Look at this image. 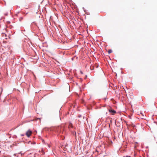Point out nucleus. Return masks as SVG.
I'll use <instances>...</instances> for the list:
<instances>
[{"label": "nucleus", "mask_w": 157, "mask_h": 157, "mask_svg": "<svg viewBox=\"0 0 157 157\" xmlns=\"http://www.w3.org/2000/svg\"><path fill=\"white\" fill-rule=\"evenodd\" d=\"M22 19H23V17H20V18H19V21H21L22 20Z\"/></svg>", "instance_id": "7"}, {"label": "nucleus", "mask_w": 157, "mask_h": 157, "mask_svg": "<svg viewBox=\"0 0 157 157\" xmlns=\"http://www.w3.org/2000/svg\"><path fill=\"white\" fill-rule=\"evenodd\" d=\"M54 130L55 132H57L58 133H60L61 132V127L60 126L56 127L54 128Z\"/></svg>", "instance_id": "1"}, {"label": "nucleus", "mask_w": 157, "mask_h": 157, "mask_svg": "<svg viewBox=\"0 0 157 157\" xmlns=\"http://www.w3.org/2000/svg\"><path fill=\"white\" fill-rule=\"evenodd\" d=\"M30 142H30V141H29V143H30Z\"/></svg>", "instance_id": "14"}, {"label": "nucleus", "mask_w": 157, "mask_h": 157, "mask_svg": "<svg viewBox=\"0 0 157 157\" xmlns=\"http://www.w3.org/2000/svg\"><path fill=\"white\" fill-rule=\"evenodd\" d=\"M81 117H82V115H79L78 116V117L79 118Z\"/></svg>", "instance_id": "11"}, {"label": "nucleus", "mask_w": 157, "mask_h": 157, "mask_svg": "<svg viewBox=\"0 0 157 157\" xmlns=\"http://www.w3.org/2000/svg\"><path fill=\"white\" fill-rule=\"evenodd\" d=\"M109 112L110 113H113V114H114L116 113V111L114 110L113 109H110L109 110Z\"/></svg>", "instance_id": "3"}, {"label": "nucleus", "mask_w": 157, "mask_h": 157, "mask_svg": "<svg viewBox=\"0 0 157 157\" xmlns=\"http://www.w3.org/2000/svg\"><path fill=\"white\" fill-rule=\"evenodd\" d=\"M80 72L81 74H83V73L82 72V71H80Z\"/></svg>", "instance_id": "12"}, {"label": "nucleus", "mask_w": 157, "mask_h": 157, "mask_svg": "<svg viewBox=\"0 0 157 157\" xmlns=\"http://www.w3.org/2000/svg\"><path fill=\"white\" fill-rule=\"evenodd\" d=\"M78 121H79L80 122V121L79 120H78Z\"/></svg>", "instance_id": "15"}, {"label": "nucleus", "mask_w": 157, "mask_h": 157, "mask_svg": "<svg viewBox=\"0 0 157 157\" xmlns=\"http://www.w3.org/2000/svg\"><path fill=\"white\" fill-rule=\"evenodd\" d=\"M112 50L111 49L109 50L108 51V53L109 54H110L112 53Z\"/></svg>", "instance_id": "6"}, {"label": "nucleus", "mask_w": 157, "mask_h": 157, "mask_svg": "<svg viewBox=\"0 0 157 157\" xmlns=\"http://www.w3.org/2000/svg\"><path fill=\"white\" fill-rule=\"evenodd\" d=\"M8 12H6L4 13V15L6 16H7L8 15Z\"/></svg>", "instance_id": "8"}, {"label": "nucleus", "mask_w": 157, "mask_h": 157, "mask_svg": "<svg viewBox=\"0 0 157 157\" xmlns=\"http://www.w3.org/2000/svg\"><path fill=\"white\" fill-rule=\"evenodd\" d=\"M69 126H70V127H71L72 128L73 127L72 125V124H70Z\"/></svg>", "instance_id": "10"}, {"label": "nucleus", "mask_w": 157, "mask_h": 157, "mask_svg": "<svg viewBox=\"0 0 157 157\" xmlns=\"http://www.w3.org/2000/svg\"><path fill=\"white\" fill-rule=\"evenodd\" d=\"M0 90L1 91L0 94V95H1V94H2V91H3V89H2V88H0Z\"/></svg>", "instance_id": "5"}, {"label": "nucleus", "mask_w": 157, "mask_h": 157, "mask_svg": "<svg viewBox=\"0 0 157 157\" xmlns=\"http://www.w3.org/2000/svg\"><path fill=\"white\" fill-rule=\"evenodd\" d=\"M3 49L2 48L0 49V54L1 55H2V54H4V52L3 51Z\"/></svg>", "instance_id": "4"}, {"label": "nucleus", "mask_w": 157, "mask_h": 157, "mask_svg": "<svg viewBox=\"0 0 157 157\" xmlns=\"http://www.w3.org/2000/svg\"><path fill=\"white\" fill-rule=\"evenodd\" d=\"M32 131L30 130H28L26 133V135L28 137H29L32 134Z\"/></svg>", "instance_id": "2"}, {"label": "nucleus", "mask_w": 157, "mask_h": 157, "mask_svg": "<svg viewBox=\"0 0 157 157\" xmlns=\"http://www.w3.org/2000/svg\"><path fill=\"white\" fill-rule=\"evenodd\" d=\"M24 136V134H21V136Z\"/></svg>", "instance_id": "13"}, {"label": "nucleus", "mask_w": 157, "mask_h": 157, "mask_svg": "<svg viewBox=\"0 0 157 157\" xmlns=\"http://www.w3.org/2000/svg\"><path fill=\"white\" fill-rule=\"evenodd\" d=\"M72 133L74 135H76V132L75 131V132H73Z\"/></svg>", "instance_id": "9"}]
</instances>
